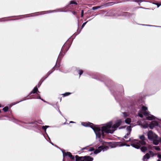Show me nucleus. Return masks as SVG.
<instances>
[{
	"mask_svg": "<svg viewBox=\"0 0 161 161\" xmlns=\"http://www.w3.org/2000/svg\"><path fill=\"white\" fill-rule=\"evenodd\" d=\"M124 137L125 139H127L128 138V136L125 135Z\"/></svg>",
	"mask_w": 161,
	"mask_h": 161,
	"instance_id": "30",
	"label": "nucleus"
},
{
	"mask_svg": "<svg viewBox=\"0 0 161 161\" xmlns=\"http://www.w3.org/2000/svg\"><path fill=\"white\" fill-rule=\"evenodd\" d=\"M150 157L149 155V154L147 153L143 157V159L144 161L146 160H147L150 158Z\"/></svg>",
	"mask_w": 161,
	"mask_h": 161,
	"instance_id": "9",
	"label": "nucleus"
},
{
	"mask_svg": "<svg viewBox=\"0 0 161 161\" xmlns=\"http://www.w3.org/2000/svg\"><path fill=\"white\" fill-rule=\"evenodd\" d=\"M62 152L64 156L65 155L66 156H68L72 160H75V157L72 155L70 152H66L64 153L63 151H62Z\"/></svg>",
	"mask_w": 161,
	"mask_h": 161,
	"instance_id": "7",
	"label": "nucleus"
},
{
	"mask_svg": "<svg viewBox=\"0 0 161 161\" xmlns=\"http://www.w3.org/2000/svg\"><path fill=\"white\" fill-rule=\"evenodd\" d=\"M39 98L40 99H41V100H42V101H43V100L42 99H41V98L40 97H39Z\"/></svg>",
	"mask_w": 161,
	"mask_h": 161,
	"instance_id": "36",
	"label": "nucleus"
},
{
	"mask_svg": "<svg viewBox=\"0 0 161 161\" xmlns=\"http://www.w3.org/2000/svg\"><path fill=\"white\" fill-rule=\"evenodd\" d=\"M8 107L7 106H6V107H4L3 108V110L4 112H7L8 111Z\"/></svg>",
	"mask_w": 161,
	"mask_h": 161,
	"instance_id": "21",
	"label": "nucleus"
},
{
	"mask_svg": "<svg viewBox=\"0 0 161 161\" xmlns=\"http://www.w3.org/2000/svg\"><path fill=\"white\" fill-rule=\"evenodd\" d=\"M38 91V88L36 86H35L33 90L31 92L30 94L35 93Z\"/></svg>",
	"mask_w": 161,
	"mask_h": 161,
	"instance_id": "11",
	"label": "nucleus"
},
{
	"mask_svg": "<svg viewBox=\"0 0 161 161\" xmlns=\"http://www.w3.org/2000/svg\"><path fill=\"white\" fill-rule=\"evenodd\" d=\"M70 4H77V3L75 2L74 1H70Z\"/></svg>",
	"mask_w": 161,
	"mask_h": 161,
	"instance_id": "25",
	"label": "nucleus"
},
{
	"mask_svg": "<svg viewBox=\"0 0 161 161\" xmlns=\"http://www.w3.org/2000/svg\"><path fill=\"white\" fill-rule=\"evenodd\" d=\"M123 115H124V118L125 119L126 117L129 116V114L126 112H124L123 113Z\"/></svg>",
	"mask_w": 161,
	"mask_h": 161,
	"instance_id": "18",
	"label": "nucleus"
},
{
	"mask_svg": "<svg viewBox=\"0 0 161 161\" xmlns=\"http://www.w3.org/2000/svg\"><path fill=\"white\" fill-rule=\"evenodd\" d=\"M1 112V111L0 110V113Z\"/></svg>",
	"mask_w": 161,
	"mask_h": 161,
	"instance_id": "46",
	"label": "nucleus"
},
{
	"mask_svg": "<svg viewBox=\"0 0 161 161\" xmlns=\"http://www.w3.org/2000/svg\"><path fill=\"white\" fill-rule=\"evenodd\" d=\"M131 121V119L130 118H127L125 120V122L126 124H130Z\"/></svg>",
	"mask_w": 161,
	"mask_h": 161,
	"instance_id": "12",
	"label": "nucleus"
},
{
	"mask_svg": "<svg viewBox=\"0 0 161 161\" xmlns=\"http://www.w3.org/2000/svg\"><path fill=\"white\" fill-rule=\"evenodd\" d=\"M142 125V124H139V125Z\"/></svg>",
	"mask_w": 161,
	"mask_h": 161,
	"instance_id": "39",
	"label": "nucleus"
},
{
	"mask_svg": "<svg viewBox=\"0 0 161 161\" xmlns=\"http://www.w3.org/2000/svg\"><path fill=\"white\" fill-rule=\"evenodd\" d=\"M84 149H87L89 151H94V149L93 147H91L90 149H88L86 147L83 148L82 149V150H84Z\"/></svg>",
	"mask_w": 161,
	"mask_h": 161,
	"instance_id": "14",
	"label": "nucleus"
},
{
	"mask_svg": "<svg viewBox=\"0 0 161 161\" xmlns=\"http://www.w3.org/2000/svg\"><path fill=\"white\" fill-rule=\"evenodd\" d=\"M148 153L149 154V155L150 156V157H153L154 155L152 151H151L149 152Z\"/></svg>",
	"mask_w": 161,
	"mask_h": 161,
	"instance_id": "20",
	"label": "nucleus"
},
{
	"mask_svg": "<svg viewBox=\"0 0 161 161\" xmlns=\"http://www.w3.org/2000/svg\"><path fill=\"white\" fill-rule=\"evenodd\" d=\"M129 141H130V138L128 140H125V141L126 142H128Z\"/></svg>",
	"mask_w": 161,
	"mask_h": 161,
	"instance_id": "32",
	"label": "nucleus"
},
{
	"mask_svg": "<svg viewBox=\"0 0 161 161\" xmlns=\"http://www.w3.org/2000/svg\"><path fill=\"white\" fill-rule=\"evenodd\" d=\"M108 148V146H101L98 147L97 149L95 150L94 152V153L96 154L103 151V152L107 150Z\"/></svg>",
	"mask_w": 161,
	"mask_h": 161,
	"instance_id": "6",
	"label": "nucleus"
},
{
	"mask_svg": "<svg viewBox=\"0 0 161 161\" xmlns=\"http://www.w3.org/2000/svg\"><path fill=\"white\" fill-rule=\"evenodd\" d=\"M142 146L141 148V150L142 152H145L147 149V147L143 146Z\"/></svg>",
	"mask_w": 161,
	"mask_h": 161,
	"instance_id": "13",
	"label": "nucleus"
},
{
	"mask_svg": "<svg viewBox=\"0 0 161 161\" xmlns=\"http://www.w3.org/2000/svg\"><path fill=\"white\" fill-rule=\"evenodd\" d=\"M50 143L51 144H52V145H53V143H52V142H50Z\"/></svg>",
	"mask_w": 161,
	"mask_h": 161,
	"instance_id": "41",
	"label": "nucleus"
},
{
	"mask_svg": "<svg viewBox=\"0 0 161 161\" xmlns=\"http://www.w3.org/2000/svg\"><path fill=\"white\" fill-rule=\"evenodd\" d=\"M87 22H84V23L82 25V26H81V29L85 26V25L86 24V23Z\"/></svg>",
	"mask_w": 161,
	"mask_h": 161,
	"instance_id": "26",
	"label": "nucleus"
},
{
	"mask_svg": "<svg viewBox=\"0 0 161 161\" xmlns=\"http://www.w3.org/2000/svg\"><path fill=\"white\" fill-rule=\"evenodd\" d=\"M70 123H75V122H74V121H70Z\"/></svg>",
	"mask_w": 161,
	"mask_h": 161,
	"instance_id": "35",
	"label": "nucleus"
},
{
	"mask_svg": "<svg viewBox=\"0 0 161 161\" xmlns=\"http://www.w3.org/2000/svg\"><path fill=\"white\" fill-rule=\"evenodd\" d=\"M41 83H40V84H39H39L38 85V87H39L40 86V85H41Z\"/></svg>",
	"mask_w": 161,
	"mask_h": 161,
	"instance_id": "33",
	"label": "nucleus"
},
{
	"mask_svg": "<svg viewBox=\"0 0 161 161\" xmlns=\"http://www.w3.org/2000/svg\"><path fill=\"white\" fill-rule=\"evenodd\" d=\"M73 14H75V12H73Z\"/></svg>",
	"mask_w": 161,
	"mask_h": 161,
	"instance_id": "40",
	"label": "nucleus"
},
{
	"mask_svg": "<svg viewBox=\"0 0 161 161\" xmlns=\"http://www.w3.org/2000/svg\"><path fill=\"white\" fill-rule=\"evenodd\" d=\"M61 9H57L54 10H52V11H48L49 13H52V12H66V11H65L63 10H61Z\"/></svg>",
	"mask_w": 161,
	"mask_h": 161,
	"instance_id": "10",
	"label": "nucleus"
},
{
	"mask_svg": "<svg viewBox=\"0 0 161 161\" xmlns=\"http://www.w3.org/2000/svg\"><path fill=\"white\" fill-rule=\"evenodd\" d=\"M22 101V100H21V101H19V102H17V103H19V102H20L21 101Z\"/></svg>",
	"mask_w": 161,
	"mask_h": 161,
	"instance_id": "37",
	"label": "nucleus"
},
{
	"mask_svg": "<svg viewBox=\"0 0 161 161\" xmlns=\"http://www.w3.org/2000/svg\"><path fill=\"white\" fill-rule=\"evenodd\" d=\"M83 14H84V11H83V10H82L81 13V17H83Z\"/></svg>",
	"mask_w": 161,
	"mask_h": 161,
	"instance_id": "27",
	"label": "nucleus"
},
{
	"mask_svg": "<svg viewBox=\"0 0 161 161\" xmlns=\"http://www.w3.org/2000/svg\"><path fill=\"white\" fill-rule=\"evenodd\" d=\"M78 72V73L80 75H81L83 74V70H79Z\"/></svg>",
	"mask_w": 161,
	"mask_h": 161,
	"instance_id": "23",
	"label": "nucleus"
},
{
	"mask_svg": "<svg viewBox=\"0 0 161 161\" xmlns=\"http://www.w3.org/2000/svg\"><path fill=\"white\" fill-rule=\"evenodd\" d=\"M155 126V125L153 123H151L149 125V127L151 129H153V128Z\"/></svg>",
	"mask_w": 161,
	"mask_h": 161,
	"instance_id": "15",
	"label": "nucleus"
},
{
	"mask_svg": "<svg viewBox=\"0 0 161 161\" xmlns=\"http://www.w3.org/2000/svg\"><path fill=\"white\" fill-rule=\"evenodd\" d=\"M93 159L89 156L79 157L77 155L75 156V161H92Z\"/></svg>",
	"mask_w": 161,
	"mask_h": 161,
	"instance_id": "5",
	"label": "nucleus"
},
{
	"mask_svg": "<svg viewBox=\"0 0 161 161\" xmlns=\"http://www.w3.org/2000/svg\"><path fill=\"white\" fill-rule=\"evenodd\" d=\"M157 161H161L159 159H158Z\"/></svg>",
	"mask_w": 161,
	"mask_h": 161,
	"instance_id": "38",
	"label": "nucleus"
},
{
	"mask_svg": "<svg viewBox=\"0 0 161 161\" xmlns=\"http://www.w3.org/2000/svg\"><path fill=\"white\" fill-rule=\"evenodd\" d=\"M39 124H42L41 122H39Z\"/></svg>",
	"mask_w": 161,
	"mask_h": 161,
	"instance_id": "44",
	"label": "nucleus"
},
{
	"mask_svg": "<svg viewBox=\"0 0 161 161\" xmlns=\"http://www.w3.org/2000/svg\"><path fill=\"white\" fill-rule=\"evenodd\" d=\"M147 135L148 139L153 141L154 144L157 145L159 142H161V138L158 137L152 131H148Z\"/></svg>",
	"mask_w": 161,
	"mask_h": 161,
	"instance_id": "4",
	"label": "nucleus"
},
{
	"mask_svg": "<svg viewBox=\"0 0 161 161\" xmlns=\"http://www.w3.org/2000/svg\"><path fill=\"white\" fill-rule=\"evenodd\" d=\"M121 122V119H119L112 125V121H109L104 125L101 127V129L98 127L94 125L92 123L89 122H83L81 124L84 126H89L94 131L96 137L100 139L102 136H103L104 132L108 134L113 133L120 125Z\"/></svg>",
	"mask_w": 161,
	"mask_h": 161,
	"instance_id": "1",
	"label": "nucleus"
},
{
	"mask_svg": "<svg viewBox=\"0 0 161 161\" xmlns=\"http://www.w3.org/2000/svg\"><path fill=\"white\" fill-rule=\"evenodd\" d=\"M126 130L128 132H130L131 131V127L130 126H129L126 128Z\"/></svg>",
	"mask_w": 161,
	"mask_h": 161,
	"instance_id": "17",
	"label": "nucleus"
},
{
	"mask_svg": "<svg viewBox=\"0 0 161 161\" xmlns=\"http://www.w3.org/2000/svg\"><path fill=\"white\" fill-rule=\"evenodd\" d=\"M158 157L159 158L161 159V154H158Z\"/></svg>",
	"mask_w": 161,
	"mask_h": 161,
	"instance_id": "29",
	"label": "nucleus"
},
{
	"mask_svg": "<svg viewBox=\"0 0 161 161\" xmlns=\"http://www.w3.org/2000/svg\"><path fill=\"white\" fill-rule=\"evenodd\" d=\"M71 93L70 92H66L64 94H63V95L64 96H67L68 95H69L70 94H71Z\"/></svg>",
	"mask_w": 161,
	"mask_h": 161,
	"instance_id": "22",
	"label": "nucleus"
},
{
	"mask_svg": "<svg viewBox=\"0 0 161 161\" xmlns=\"http://www.w3.org/2000/svg\"><path fill=\"white\" fill-rule=\"evenodd\" d=\"M130 132H128V133L126 134V135L128 136H129L130 135Z\"/></svg>",
	"mask_w": 161,
	"mask_h": 161,
	"instance_id": "28",
	"label": "nucleus"
},
{
	"mask_svg": "<svg viewBox=\"0 0 161 161\" xmlns=\"http://www.w3.org/2000/svg\"><path fill=\"white\" fill-rule=\"evenodd\" d=\"M26 99H24V100H26Z\"/></svg>",
	"mask_w": 161,
	"mask_h": 161,
	"instance_id": "43",
	"label": "nucleus"
},
{
	"mask_svg": "<svg viewBox=\"0 0 161 161\" xmlns=\"http://www.w3.org/2000/svg\"><path fill=\"white\" fill-rule=\"evenodd\" d=\"M101 8V7L100 6H95V7H93L92 8V9L93 10H96L97 9L100 8Z\"/></svg>",
	"mask_w": 161,
	"mask_h": 161,
	"instance_id": "16",
	"label": "nucleus"
},
{
	"mask_svg": "<svg viewBox=\"0 0 161 161\" xmlns=\"http://www.w3.org/2000/svg\"><path fill=\"white\" fill-rule=\"evenodd\" d=\"M139 138L141 141L134 140L132 141V143L130 145L137 149H139L142 146L146 145V142L145 141L146 138L144 135H140Z\"/></svg>",
	"mask_w": 161,
	"mask_h": 161,
	"instance_id": "2",
	"label": "nucleus"
},
{
	"mask_svg": "<svg viewBox=\"0 0 161 161\" xmlns=\"http://www.w3.org/2000/svg\"><path fill=\"white\" fill-rule=\"evenodd\" d=\"M49 127V126H43L42 127V128L44 130V131L46 132L47 129Z\"/></svg>",
	"mask_w": 161,
	"mask_h": 161,
	"instance_id": "19",
	"label": "nucleus"
},
{
	"mask_svg": "<svg viewBox=\"0 0 161 161\" xmlns=\"http://www.w3.org/2000/svg\"><path fill=\"white\" fill-rule=\"evenodd\" d=\"M53 71H52V72H51V73H50L49 74V75L50 74H51V73Z\"/></svg>",
	"mask_w": 161,
	"mask_h": 161,
	"instance_id": "42",
	"label": "nucleus"
},
{
	"mask_svg": "<svg viewBox=\"0 0 161 161\" xmlns=\"http://www.w3.org/2000/svg\"><path fill=\"white\" fill-rule=\"evenodd\" d=\"M154 149L157 151H159L160 150V148L158 146H155L154 147Z\"/></svg>",
	"mask_w": 161,
	"mask_h": 161,
	"instance_id": "24",
	"label": "nucleus"
},
{
	"mask_svg": "<svg viewBox=\"0 0 161 161\" xmlns=\"http://www.w3.org/2000/svg\"><path fill=\"white\" fill-rule=\"evenodd\" d=\"M156 4L157 5L158 8L159 7V6L160 5V4H159L158 3H157V4Z\"/></svg>",
	"mask_w": 161,
	"mask_h": 161,
	"instance_id": "31",
	"label": "nucleus"
},
{
	"mask_svg": "<svg viewBox=\"0 0 161 161\" xmlns=\"http://www.w3.org/2000/svg\"><path fill=\"white\" fill-rule=\"evenodd\" d=\"M142 112H139L138 116L141 118L143 117V115H144L146 117L147 119L149 120H153L155 119V117L150 114L149 112H147V108L146 107L142 106Z\"/></svg>",
	"mask_w": 161,
	"mask_h": 161,
	"instance_id": "3",
	"label": "nucleus"
},
{
	"mask_svg": "<svg viewBox=\"0 0 161 161\" xmlns=\"http://www.w3.org/2000/svg\"><path fill=\"white\" fill-rule=\"evenodd\" d=\"M58 111L60 113V114H61V112L60 111L59 109V108H58Z\"/></svg>",
	"mask_w": 161,
	"mask_h": 161,
	"instance_id": "34",
	"label": "nucleus"
},
{
	"mask_svg": "<svg viewBox=\"0 0 161 161\" xmlns=\"http://www.w3.org/2000/svg\"><path fill=\"white\" fill-rule=\"evenodd\" d=\"M48 138L49 139V140H50V138L49 137H48Z\"/></svg>",
	"mask_w": 161,
	"mask_h": 161,
	"instance_id": "45",
	"label": "nucleus"
},
{
	"mask_svg": "<svg viewBox=\"0 0 161 161\" xmlns=\"http://www.w3.org/2000/svg\"><path fill=\"white\" fill-rule=\"evenodd\" d=\"M114 145H115L114 146H112L111 147V148L114 147L116 146H119V147H122L126 145L127 146L129 147L130 145H127L126 144L123 143H121L120 142H116L114 143Z\"/></svg>",
	"mask_w": 161,
	"mask_h": 161,
	"instance_id": "8",
	"label": "nucleus"
}]
</instances>
